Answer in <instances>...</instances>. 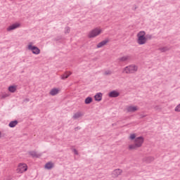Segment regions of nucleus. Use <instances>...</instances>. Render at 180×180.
<instances>
[{
	"instance_id": "obj_26",
	"label": "nucleus",
	"mask_w": 180,
	"mask_h": 180,
	"mask_svg": "<svg viewBox=\"0 0 180 180\" xmlns=\"http://www.w3.org/2000/svg\"><path fill=\"white\" fill-rule=\"evenodd\" d=\"M70 27H65V34L70 33Z\"/></svg>"
},
{
	"instance_id": "obj_8",
	"label": "nucleus",
	"mask_w": 180,
	"mask_h": 180,
	"mask_svg": "<svg viewBox=\"0 0 180 180\" xmlns=\"http://www.w3.org/2000/svg\"><path fill=\"white\" fill-rule=\"evenodd\" d=\"M137 110H139V107H137V106L129 105V106L127 107V111L131 113H133Z\"/></svg>"
},
{
	"instance_id": "obj_7",
	"label": "nucleus",
	"mask_w": 180,
	"mask_h": 180,
	"mask_svg": "<svg viewBox=\"0 0 180 180\" xmlns=\"http://www.w3.org/2000/svg\"><path fill=\"white\" fill-rule=\"evenodd\" d=\"M19 27H20V23L16 22L15 24L10 25L7 28V30H8V32H11V30H15V29H19Z\"/></svg>"
},
{
	"instance_id": "obj_12",
	"label": "nucleus",
	"mask_w": 180,
	"mask_h": 180,
	"mask_svg": "<svg viewBox=\"0 0 180 180\" xmlns=\"http://www.w3.org/2000/svg\"><path fill=\"white\" fill-rule=\"evenodd\" d=\"M46 169H51L52 168H54V163L51 162H49L45 165Z\"/></svg>"
},
{
	"instance_id": "obj_4",
	"label": "nucleus",
	"mask_w": 180,
	"mask_h": 180,
	"mask_svg": "<svg viewBox=\"0 0 180 180\" xmlns=\"http://www.w3.org/2000/svg\"><path fill=\"white\" fill-rule=\"evenodd\" d=\"M101 33H102V30L101 28H96V29L91 30L89 33V37L90 39L96 37V36H99V34H101Z\"/></svg>"
},
{
	"instance_id": "obj_6",
	"label": "nucleus",
	"mask_w": 180,
	"mask_h": 180,
	"mask_svg": "<svg viewBox=\"0 0 180 180\" xmlns=\"http://www.w3.org/2000/svg\"><path fill=\"white\" fill-rule=\"evenodd\" d=\"M27 49L28 50L32 51L33 54H40V49L37 46H34L32 44H29Z\"/></svg>"
},
{
	"instance_id": "obj_25",
	"label": "nucleus",
	"mask_w": 180,
	"mask_h": 180,
	"mask_svg": "<svg viewBox=\"0 0 180 180\" xmlns=\"http://www.w3.org/2000/svg\"><path fill=\"white\" fill-rule=\"evenodd\" d=\"M129 139H130L131 140H134V139H136V134H131L130 135V136H129Z\"/></svg>"
},
{
	"instance_id": "obj_18",
	"label": "nucleus",
	"mask_w": 180,
	"mask_h": 180,
	"mask_svg": "<svg viewBox=\"0 0 180 180\" xmlns=\"http://www.w3.org/2000/svg\"><path fill=\"white\" fill-rule=\"evenodd\" d=\"M130 58L129 56H123L121 57L118 59V61H121V62H124V61H127V60H129Z\"/></svg>"
},
{
	"instance_id": "obj_13",
	"label": "nucleus",
	"mask_w": 180,
	"mask_h": 180,
	"mask_svg": "<svg viewBox=\"0 0 180 180\" xmlns=\"http://www.w3.org/2000/svg\"><path fill=\"white\" fill-rule=\"evenodd\" d=\"M94 99L98 102L102 101V93H98L96 95H95Z\"/></svg>"
},
{
	"instance_id": "obj_30",
	"label": "nucleus",
	"mask_w": 180,
	"mask_h": 180,
	"mask_svg": "<svg viewBox=\"0 0 180 180\" xmlns=\"http://www.w3.org/2000/svg\"><path fill=\"white\" fill-rule=\"evenodd\" d=\"M148 160H147L148 162H150V161H153V160H154V158H153V157H149V158H148Z\"/></svg>"
},
{
	"instance_id": "obj_14",
	"label": "nucleus",
	"mask_w": 180,
	"mask_h": 180,
	"mask_svg": "<svg viewBox=\"0 0 180 180\" xmlns=\"http://www.w3.org/2000/svg\"><path fill=\"white\" fill-rule=\"evenodd\" d=\"M71 72H66L63 75H61V79H67L70 75H71Z\"/></svg>"
},
{
	"instance_id": "obj_29",
	"label": "nucleus",
	"mask_w": 180,
	"mask_h": 180,
	"mask_svg": "<svg viewBox=\"0 0 180 180\" xmlns=\"http://www.w3.org/2000/svg\"><path fill=\"white\" fill-rule=\"evenodd\" d=\"M72 152L74 153V154H75V155H78V150H77V149H73V150H72Z\"/></svg>"
},
{
	"instance_id": "obj_27",
	"label": "nucleus",
	"mask_w": 180,
	"mask_h": 180,
	"mask_svg": "<svg viewBox=\"0 0 180 180\" xmlns=\"http://www.w3.org/2000/svg\"><path fill=\"white\" fill-rule=\"evenodd\" d=\"M9 96V94H5L1 96V99H5V98H8Z\"/></svg>"
},
{
	"instance_id": "obj_2",
	"label": "nucleus",
	"mask_w": 180,
	"mask_h": 180,
	"mask_svg": "<svg viewBox=\"0 0 180 180\" xmlns=\"http://www.w3.org/2000/svg\"><path fill=\"white\" fill-rule=\"evenodd\" d=\"M137 43L140 46H143V44H146V43H147V41L146 39V32L140 31L137 34Z\"/></svg>"
},
{
	"instance_id": "obj_23",
	"label": "nucleus",
	"mask_w": 180,
	"mask_h": 180,
	"mask_svg": "<svg viewBox=\"0 0 180 180\" xmlns=\"http://www.w3.org/2000/svg\"><path fill=\"white\" fill-rule=\"evenodd\" d=\"M145 39H146V41L148 40H151V39H153V35H151L150 34H145Z\"/></svg>"
},
{
	"instance_id": "obj_22",
	"label": "nucleus",
	"mask_w": 180,
	"mask_h": 180,
	"mask_svg": "<svg viewBox=\"0 0 180 180\" xmlns=\"http://www.w3.org/2000/svg\"><path fill=\"white\" fill-rule=\"evenodd\" d=\"M84 102H85L86 105H89V103H91L92 102V98L91 97H87L85 99Z\"/></svg>"
},
{
	"instance_id": "obj_11",
	"label": "nucleus",
	"mask_w": 180,
	"mask_h": 180,
	"mask_svg": "<svg viewBox=\"0 0 180 180\" xmlns=\"http://www.w3.org/2000/svg\"><path fill=\"white\" fill-rule=\"evenodd\" d=\"M119 95H120L119 92H117L116 91H112L109 93L110 98H117V96H119Z\"/></svg>"
},
{
	"instance_id": "obj_19",
	"label": "nucleus",
	"mask_w": 180,
	"mask_h": 180,
	"mask_svg": "<svg viewBox=\"0 0 180 180\" xmlns=\"http://www.w3.org/2000/svg\"><path fill=\"white\" fill-rule=\"evenodd\" d=\"M17 124H18V121L15 120V121H11L9 123L8 126L9 127H15Z\"/></svg>"
},
{
	"instance_id": "obj_28",
	"label": "nucleus",
	"mask_w": 180,
	"mask_h": 180,
	"mask_svg": "<svg viewBox=\"0 0 180 180\" xmlns=\"http://www.w3.org/2000/svg\"><path fill=\"white\" fill-rule=\"evenodd\" d=\"M105 75H110L112 74V71L110 70H107L105 72Z\"/></svg>"
},
{
	"instance_id": "obj_15",
	"label": "nucleus",
	"mask_w": 180,
	"mask_h": 180,
	"mask_svg": "<svg viewBox=\"0 0 180 180\" xmlns=\"http://www.w3.org/2000/svg\"><path fill=\"white\" fill-rule=\"evenodd\" d=\"M30 154L34 158H39V157H40V155H41V154H39V153H37V152H34V151L30 152Z\"/></svg>"
},
{
	"instance_id": "obj_5",
	"label": "nucleus",
	"mask_w": 180,
	"mask_h": 180,
	"mask_svg": "<svg viewBox=\"0 0 180 180\" xmlns=\"http://www.w3.org/2000/svg\"><path fill=\"white\" fill-rule=\"evenodd\" d=\"M27 171V165L25 163H20L18 165L17 172L18 174H23V172Z\"/></svg>"
},
{
	"instance_id": "obj_24",
	"label": "nucleus",
	"mask_w": 180,
	"mask_h": 180,
	"mask_svg": "<svg viewBox=\"0 0 180 180\" xmlns=\"http://www.w3.org/2000/svg\"><path fill=\"white\" fill-rule=\"evenodd\" d=\"M175 112H180V103L174 109Z\"/></svg>"
},
{
	"instance_id": "obj_9",
	"label": "nucleus",
	"mask_w": 180,
	"mask_h": 180,
	"mask_svg": "<svg viewBox=\"0 0 180 180\" xmlns=\"http://www.w3.org/2000/svg\"><path fill=\"white\" fill-rule=\"evenodd\" d=\"M108 43H109V39H105V40L101 41L100 43L98 44L97 49H101V48L103 47V46H106V44H108Z\"/></svg>"
},
{
	"instance_id": "obj_21",
	"label": "nucleus",
	"mask_w": 180,
	"mask_h": 180,
	"mask_svg": "<svg viewBox=\"0 0 180 180\" xmlns=\"http://www.w3.org/2000/svg\"><path fill=\"white\" fill-rule=\"evenodd\" d=\"M160 51H162V53H164L165 51H168L169 50V48L168 46H164L159 49Z\"/></svg>"
},
{
	"instance_id": "obj_17",
	"label": "nucleus",
	"mask_w": 180,
	"mask_h": 180,
	"mask_svg": "<svg viewBox=\"0 0 180 180\" xmlns=\"http://www.w3.org/2000/svg\"><path fill=\"white\" fill-rule=\"evenodd\" d=\"M82 116V112H77L73 115V119H79Z\"/></svg>"
},
{
	"instance_id": "obj_10",
	"label": "nucleus",
	"mask_w": 180,
	"mask_h": 180,
	"mask_svg": "<svg viewBox=\"0 0 180 180\" xmlns=\"http://www.w3.org/2000/svg\"><path fill=\"white\" fill-rule=\"evenodd\" d=\"M120 174H122V169H116L115 170H114L112 172V176L114 178H116V177L119 176V175H120Z\"/></svg>"
},
{
	"instance_id": "obj_1",
	"label": "nucleus",
	"mask_w": 180,
	"mask_h": 180,
	"mask_svg": "<svg viewBox=\"0 0 180 180\" xmlns=\"http://www.w3.org/2000/svg\"><path fill=\"white\" fill-rule=\"evenodd\" d=\"M143 143H144V138L142 136H139L135 139L134 144H131L129 146V150H136L143 146Z\"/></svg>"
},
{
	"instance_id": "obj_20",
	"label": "nucleus",
	"mask_w": 180,
	"mask_h": 180,
	"mask_svg": "<svg viewBox=\"0 0 180 180\" xmlns=\"http://www.w3.org/2000/svg\"><path fill=\"white\" fill-rule=\"evenodd\" d=\"M8 91L9 92H11L13 94V92H15L16 91V86H10L8 87Z\"/></svg>"
},
{
	"instance_id": "obj_3",
	"label": "nucleus",
	"mask_w": 180,
	"mask_h": 180,
	"mask_svg": "<svg viewBox=\"0 0 180 180\" xmlns=\"http://www.w3.org/2000/svg\"><path fill=\"white\" fill-rule=\"evenodd\" d=\"M138 70L139 67H137V65H130L123 69V72L125 74H134V72H137Z\"/></svg>"
},
{
	"instance_id": "obj_16",
	"label": "nucleus",
	"mask_w": 180,
	"mask_h": 180,
	"mask_svg": "<svg viewBox=\"0 0 180 180\" xmlns=\"http://www.w3.org/2000/svg\"><path fill=\"white\" fill-rule=\"evenodd\" d=\"M57 94H58V89H53L52 90H51L50 91V94L52 96H54L55 95H57Z\"/></svg>"
}]
</instances>
